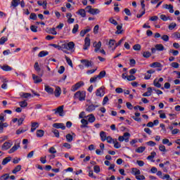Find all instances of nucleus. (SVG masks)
I'll return each mask as SVG.
<instances>
[{
	"instance_id": "obj_1",
	"label": "nucleus",
	"mask_w": 180,
	"mask_h": 180,
	"mask_svg": "<svg viewBox=\"0 0 180 180\" xmlns=\"http://www.w3.org/2000/svg\"><path fill=\"white\" fill-rule=\"evenodd\" d=\"M86 96V93L85 91H79L75 94L74 98L79 99V101H85Z\"/></svg>"
},
{
	"instance_id": "obj_2",
	"label": "nucleus",
	"mask_w": 180,
	"mask_h": 180,
	"mask_svg": "<svg viewBox=\"0 0 180 180\" xmlns=\"http://www.w3.org/2000/svg\"><path fill=\"white\" fill-rule=\"evenodd\" d=\"M86 11H87L89 13H91V15H98V13L101 12L98 8H92V6H87Z\"/></svg>"
},
{
	"instance_id": "obj_3",
	"label": "nucleus",
	"mask_w": 180,
	"mask_h": 180,
	"mask_svg": "<svg viewBox=\"0 0 180 180\" xmlns=\"http://www.w3.org/2000/svg\"><path fill=\"white\" fill-rule=\"evenodd\" d=\"M53 112H55V115H57L58 113L59 116H64V105H60L56 109L53 110Z\"/></svg>"
},
{
	"instance_id": "obj_4",
	"label": "nucleus",
	"mask_w": 180,
	"mask_h": 180,
	"mask_svg": "<svg viewBox=\"0 0 180 180\" xmlns=\"http://www.w3.org/2000/svg\"><path fill=\"white\" fill-rule=\"evenodd\" d=\"M80 63L84 64V67H86L87 68L94 65V62L92 60H89L88 59H82L80 60Z\"/></svg>"
},
{
	"instance_id": "obj_5",
	"label": "nucleus",
	"mask_w": 180,
	"mask_h": 180,
	"mask_svg": "<svg viewBox=\"0 0 180 180\" xmlns=\"http://www.w3.org/2000/svg\"><path fill=\"white\" fill-rule=\"evenodd\" d=\"M63 49H67L68 50H72L75 47V44L72 41H70L68 44H62Z\"/></svg>"
},
{
	"instance_id": "obj_6",
	"label": "nucleus",
	"mask_w": 180,
	"mask_h": 180,
	"mask_svg": "<svg viewBox=\"0 0 180 180\" xmlns=\"http://www.w3.org/2000/svg\"><path fill=\"white\" fill-rule=\"evenodd\" d=\"M105 95V87L101 86L96 91V96L102 98Z\"/></svg>"
},
{
	"instance_id": "obj_7",
	"label": "nucleus",
	"mask_w": 180,
	"mask_h": 180,
	"mask_svg": "<svg viewBox=\"0 0 180 180\" xmlns=\"http://www.w3.org/2000/svg\"><path fill=\"white\" fill-rule=\"evenodd\" d=\"M52 127L56 129H61V130H65V125L63 123H54Z\"/></svg>"
},
{
	"instance_id": "obj_8",
	"label": "nucleus",
	"mask_w": 180,
	"mask_h": 180,
	"mask_svg": "<svg viewBox=\"0 0 180 180\" xmlns=\"http://www.w3.org/2000/svg\"><path fill=\"white\" fill-rule=\"evenodd\" d=\"M89 46H91V39L89 37H86L84 39V50H86Z\"/></svg>"
},
{
	"instance_id": "obj_9",
	"label": "nucleus",
	"mask_w": 180,
	"mask_h": 180,
	"mask_svg": "<svg viewBox=\"0 0 180 180\" xmlns=\"http://www.w3.org/2000/svg\"><path fill=\"white\" fill-rule=\"evenodd\" d=\"M11 146H12V144H11V143L5 142L1 146V150L3 151H6V150H9V148H11Z\"/></svg>"
},
{
	"instance_id": "obj_10",
	"label": "nucleus",
	"mask_w": 180,
	"mask_h": 180,
	"mask_svg": "<svg viewBox=\"0 0 180 180\" xmlns=\"http://www.w3.org/2000/svg\"><path fill=\"white\" fill-rule=\"evenodd\" d=\"M98 105H95L94 104H91L87 106V108H86V112H94V110H95V108H98Z\"/></svg>"
},
{
	"instance_id": "obj_11",
	"label": "nucleus",
	"mask_w": 180,
	"mask_h": 180,
	"mask_svg": "<svg viewBox=\"0 0 180 180\" xmlns=\"http://www.w3.org/2000/svg\"><path fill=\"white\" fill-rule=\"evenodd\" d=\"M32 79L34 80V84H39L43 81L41 78L39 77V76H37L36 75H32Z\"/></svg>"
},
{
	"instance_id": "obj_12",
	"label": "nucleus",
	"mask_w": 180,
	"mask_h": 180,
	"mask_svg": "<svg viewBox=\"0 0 180 180\" xmlns=\"http://www.w3.org/2000/svg\"><path fill=\"white\" fill-rule=\"evenodd\" d=\"M153 68H162V65L159 62H154L150 65Z\"/></svg>"
},
{
	"instance_id": "obj_13",
	"label": "nucleus",
	"mask_w": 180,
	"mask_h": 180,
	"mask_svg": "<svg viewBox=\"0 0 180 180\" xmlns=\"http://www.w3.org/2000/svg\"><path fill=\"white\" fill-rule=\"evenodd\" d=\"M163 8H165V9H169V12L170 13H174V6L171 5V4H165Z\"/></svg>"
},
{
	"instance_id": "obj_14",
	"label": "nucleus",
	"mask_w": 180,
	"mask_h": 180,
	"mask_svg": "<svg viewBox=\"0 0 180 180\" xmlns=\"http://www.w3.org/2000/svg\"><path fill=\"white\" fill-rule=\"evenodd\" d=\"M81 123H82V125L80 126L81 129H84L85 127H88V120H85V119H82L81 120Z\"/></svg>"
},
{
	"instance_id": "obj_15",
	"label": "nucleus",
	"mask_w": 180,
	"mask_h": 180,
	"mask_svg": "<svg viewBox=\"0 0 180 180\" xmlns=\"http://www.w3.org/2000/svg\"><path fill=\"white\" fill-rule=\"evenodd\" d=\"M54 95L56 98H58L60 95H61V88L60 86H57L54 91Z\"/></svg>"
},
{
	"instance_id": "obj_16",
	"label": "nucleus",
	"mask_w": 180,
	"mask_h": 180,
	"mask_svg": "<svg viewBox=\"0 0 180 180\" xmlns=\"http://www.w3.org/2000/svg\"><path fill=\"white\" fill-rule=\"evenodd\" d=\"M155 47L158 51H164L165 49L164 47V45H162V44H158L155 46Z\"/></svg>"
},
{
	"instance_id": "obj_17",
	"label": "nucleus",
	"mask_w": 180,
	"mask_h": 180,
	"mask_svg": "<svg viewBox=\"0 0 180 180\" xmlns=\"http://www.w3.org/2000/svg\"><path fill=\"white\" fill-rule=\"evenodd\" d=\"M151 94H153V88L148 87V91L143 93L142 96H151Z\"/></svg>"
},
{
	"instance_id": "obj_18",
	"label": "nucleus",
	"mask_w": 180,
	"mask_h": 180,
	"mask_svg": "<svg viewBox=\"0 0 180 180\" xmlns=\"http://www.w3.org/2000/svg\"><path fill=\"white\" fill-rule=\"evenodd\" d=\"M123 25L121 24L120 25H117V31L115 32V34H122L123 33V30H122Z\"/></svg>"
},
{
	"instance_id": "obj_19",
	"label": "nucleus",
	"mask_w": 180,
	"mask_h": 180,
	"mask_svg": "<svg viewBox=\"0 0 180 180\" xmlns=\"http://www.w3.org/2000/svg\"><path fill=\"white\" fill-rule=\"evenodd\" d=\"M77 13H78V15H80L82 18H85L86 16V13L85 12V10L82 8L79 9Z\"/></svg>"
},
{
	"instance_id": "obj_20",
	"label": "nucleus",
	"mask_w": 180,
	"mask_h": 180,
	"mask_svg": "<svg viewBox=\"0 0 180 180\" xmlns=\"http://www.w3.org/2000/svg\"><path fill=\"white\" fill-rule=\"evenodd\" d=\"M45 91L48 94H54V89L50 87V86H45Z\"/></svg>"
},
{
	"instance_id": "obj_21",
	"label": "nucleus",
	"mask_w": 180,
	"mask_h": 180,
	"mask_svg": "<svg viewBox=\"0 0 180 180\" xmlns=\"http://www.w3.org/2000/svg\"><path fill=\"white\" fill-rule=\"evenodd\" d=\"M88 122L89 123H94V122H95V120H96V118H95V116L94 115V114H90L88 115Z\"/></svg>"
},
{
	"instance_id": "obj_22",
	"label": "nucleus",
	"mask_w": 180,
	"mask_h": 180,
	"mask_svg": "<svg viewBox=\"0 0 180 180\" xmlns=\"http://www.w3.org/2000/svg\"><path fill=\"white\" fill-rule=\"evenodd\" d=\"M100 137H101L102 141H106V138L108 137V136H106V132H105L103 131H101Z\"/></svg>"
},
{
	"instance_id": "obj_23",
	"label": "nucleus",
	"mask_w": 180,
	"mask_h": 180,
	"mask_svg": "<svg viewBox=\"0 0 180 180\" xmlns=\"http://www.w3.org/2000/svg\"><path fill=\"white\" fill-rule=\"evenodd\" d=\"M123 137L125 143H129V139H130V133L129 132L124 133Z\"/></svg>"
},
{
	"instance_id": "obj_24",
	"label": "nucleus",
	"mask_w": 180,
	"mask_h": 180,
	"mask_svg": "<svg viewBox=\"0 0 180 180\" xmlns=\"http://www.w3.org/2000/svg\"><path fill=\"white\" fill-rule=\"evenodd\" d=\"M11 160H12V157L11 156L5 158L1 162L2 165H6V164H8V162H9Z\"/></svg>"
},
{
	"instance_id": "obj_25",
	"label": "nucleus",
	"mask_w": 180,
	"mask_h": 180,
	"mask_svg": "<svg viewBox=\"0 0 180 180\" xmlns=\"http://www.w3.org/2000/svg\"><path fill=\"white\" fill-rule=\"evenodd\" d=\"M44 136V131L43 129L37 130V137H43Z\"/></svg>"
},
{
	"instance_id": "obj_26",
	"label": "nucleus",
	"mask_w": 180,
	"mask_h": 180,
	"mask_svg": "<svg viewBox=\"0 0 180 180\" xmlns=\"http://www.w3.org/2000/svg\"><path fill=\"white\" fill-rule=\"evenodd\" d=\"M19 4H20V0H12L11 1V6L13 8H16Z\"/></svg>"
},
{
	"instance_id": "obj_27",
	"label": "nucleus",
	"mask_w": 180,
	"mask_h": 180,
	"mask_svg": "<svg viewBox=\"0 0 180 180\" xmlns=\"http://www.w3.org/2000/svg\"><path fill=\"white\" fill-rule=\"evenodd\" d=\"M51 131H52V133H53L55 137H56L57 139L60 138V131H58V130H57L54 128H52Z\"/></svg>"
},
{
	"instance_id": "obj_28",
	"label": "nucleus",
	"mask_w": 180,
	"mask_h": 180,
	"mask_svg": "<svg viewBox=\"0 0 180 180\" xmlns=\"http://www.w3.org/2000/svg\"><path fill=\"white\" fill-rule=\"evenodd\" d=\"M19 147H20V146H16L15 145L14 146L12 147V148H11L9 150H8V153L9 154H12V153H15V151H16V150H18L19 148Z\"/></svg>"
},
{
	"instance_id": "obj_29",
	"label": "nucleus",
	"mask_w": 180,
	"mask_h": 180,
	"mask_svg": "<svg viewBox=\"0 0 180 180\" xmlns=\"http://www.w3.org/2000/svg\"><path fill=\"white\" fill-rule=\"evenodd\" d=\"M46 56H49V51H41L38 54V57H41H41H46Z\"/></svg>"
},
{
	"instance_id": "obj_30",
	"label": "nucleus",
	"mask_w": 180,
	"mask_h": 180,
	"mask_svg": "<svg viewBox=\"0 0 180 180\" xmlns=\"http://www.w3.org/2000/svg\"><path fill=\"white\" fill-rule=\"evenodd\" d=\"M132 174H134V175L137 176L140 175V174H141V172H140V169H139L137 168H132Z\"/></svg>"
},
{
	"instance_id": "obj_31",
	"label": "nucleus",
	"mask_w": 180,
	"mask_h": 180,
	"mask_svg": "<svg viewBox=\"0 0 180 180\" xmlns=\"http://www.w3.org/2000/svg\"><path fill=\"white\" fill-rule=\"evenodd\" d=\"M4 127H8V123L0 122V133H2L4 131Z\"/></svg>"
},
{
	"instance_id": "obj_32",
	"label": "nucleus",
	"mask_w": 180,
	"mask_h": 180,
	"mask_svg": "<svg viewBox=\"0 0 180 180\" xmlns=\"http://www.w3.org/2000/svg\"><path fill=\"white\" fill-rule=\"evenodd\" d=\"M22 169V165H17L15 169L12 171L13 174H16L17 172H19Z\"/></svg>"
},
{
	"instance_id": "obj_33",
	"label": "nucleus",
	"mask_w": 180,
	"mask_h": 180,
	"mask_svg": "<svg viewBox=\"0 0 180 180\" xmlns=\"http://www.w3.org/2000/svg\"><path fill=\"white\" fill-rule=\"evenodd\" d=\"M155 155H157V153L155 152H152L150 153V155L147 157V160H150L152 162H154V160H153V159L154 158V157H155Z\"/></svg>"
},
{
	"instance_id": "obj_34",
	"label": "nucleus",
	"mask_w": 180,
	"mask_h": 180,
	"mask_svg": "<svg viewBox=\"0 0 180 180\" xmlns=\"http://www.w3.org/2000/svg\"><path fill=\"white\" fill-rule=\"evenodd\" d=\"M145 150H146V147L141 146L137 149H136V153H139V154H141V153H144Z\"/></svg>"
},
{
	"instance_id": "obj_35",
	"label": "nucleus",
	"mask_w": 180,
	"mask_h": 180,
	"mask_svg": "<svg viewBox=\"0 0 180 180\" xmlns=\"http://www.w3.org/2000/svg\"><path fill=\"white\" fill-rule=\"evenodd\" d=\"M93 46L95 47V49H101V47H102V42L101 41H99L98 43L95 41L93 44Z\"/></svg>"
},
{
	"instance_id": "obj_36",
	"label": "nucleus",
	"mask_w": 180,
	"mask_h": 180,
	"mask_svg": "<svg viewBox=\"0 0 180 180\" xmlns=\"http://www.w3.org/2000/svg\"><path fill=\"white\" fill-rule=\"evenodd\" d=\"M72 140H74L72 135H71V134H68L66 135V141H68V143H71V141H72Z\"/></svg>"
},
{
	"instance_id": "obj_37",
	"label": "nucleus",
	"mask_w": 180,
	"mask_h": 180,
	"mask_svg": "<svg viewBox=\"0 0 180 180\" xmlns=\"http://www.w3.org/2000/svg\"><path fill=\"white\" fill-rule=\"evenodd\" d=\"M78 29H79V25L78 24L75 25L72 30V33H73V34H75L78 32Z\"/></svg>"
},
{
	"instance_id": "obj_38",
	"label": "nucleus",
	"mask_w": 180,
	"mask_h": 180,
	"mask_svg": "<svg viewBox=\"0 0 180 180\" xmlns=\"http://www.w3.org/2000/svg\"><path fill=\"white\" fill-rule=\"evenodd\" d=\"M1 69L4 70V71H12V68H11V66L8 65H3L1 67Z\"/></svg>"
},
{
	"instance_id": "obj_39",
	"label": "nucleus",
	"mask_w": 180,
	"mask_h": 180,
	"mask_svg": "<svg viewBox=\"0 0 180 180\" xmlns=\"http://www.w3.org/2000/svg\"><path fill=\"white\" fill-rule=\"evenodd\" d=\"M106 75V71L103 70L101 72H100V73L98 74V75H97V77L99 78V79L105 77V76Z\"/></svg>"
},
{
	"instance_id": "obj_40",
	"label": "nucleus",
	"mask_w": 180,
	"mask_h": 180,
	"mask_svg": "<svg viewBox=\"0 0 180 180\" xmlns=\"http://www.w3.org/2000/svg\"><path fill=\"white\" fill-rule=\"evenodd\" d=\"M65 58L66 59L68 65H70L72 68L74 67L72 65V60H71V59L67 56H65Z\"/></svg>"
},
{
	"instance_id": "obj_41",
	"label": "nucleus",
	"mask_w": 180,
	"mask_h": 180,
	"mask_svg": "<svg viewBox=\"0 0 180 180\" xmlns=\"http://www.w3.org/2000/svg\"><path fill=\"white\" fill-rule=\"evenodd\" d=\"M19 105L20 108H26L27 106V102L26 101H20Z\"/></svg>"
},
{
	"instance_id": "obj_42",
	"label": "nucleus",
	"mask_w": 180,
	"mask_h": 180,
	"mask_svg": "<svg viewBox=\"0 0 180 180\" xmlns=\"http://www.w3.org/2000/svg\"><path fill=\"white\" fill-rule=\"evenodd\" d=\"M143 56L145 58H150V57H151V53L150 51H145L143 53Z\"/></svg>"
},
{
	"instance_id": "obj_43",
	"label": "nucleus",
	"mask_w": 180,
	"mask_h": 180,
	"mask_svg": "<svg viewBox=\"0 0 180 180\" xmlns=\"http://www.w3.org/2000/svg\"><path fill=\"white\" fill-rule=\"evenodd\" d=\"M133 49L136 51H140L141 50V44H135V45H134Z\"/></svg>"
},
{
	"instance_id": "obj_44",
	"label": "nucleus",
	"mask_w": 180,
	"mask_h": 180,
	"mask_svg": "<svg viewBox=\"0 0 180 180\" xmlns=\"http://www.w3.org/2000/svg\"><path fill=\"white\" fill-rule=\"evenodd\" d=\"M175 27H176V23L175 22H172L169 26V30H174V29H175Z\"/></svg>"
},
{
	"instance_id": "obj_45",
	"label": "nucleus",
	"mask_w": 180,
	"mask_h": 180,
	"mask_svg": "<svg viewBox=\"0 0 180 180\" xmlns=\"http://www.w3.org/2000/svg\"><path fill=\"white\" fill-rule=\"evenodd\" d=\"M30 19L32 20H37V15L34 13H32L30 15Z\"/></svg>"
},
{
	"instance_id": "obj_46",
	"label": "nucleus",
	"mask_w": 180,
	"mask_h": 180,
	"mask_svg": "<svg viewBox=\"0 0 180 180\" xmlns=\"http://www.w3.org/2000/svg\"><path fill=\"white\" fill-rule=\"evenodd\" d=\"M123 41H124V38L121 39L118 43L115 44V46L114 47V49H112V50H116V47L120 46V44H122V43H123Z\"/></svg>"
},
{
	"instance_id": "obj_47",
	"label": "nucleus",
	"mask_w": 180,
	"mask_h": 180,
	"mask_svg": "<svg viewBox=\"0 0 180 180\" xmlns=\"http://www.w3.org/2000/svg\"><path fill=\"white\" fill-rule=\"evenodd\" d=\"M153 85L156 86V88H161V84H160V82L157 81V79L153 81Z\"/></svg>"
},
{
	"instance_id": "obj_48",
	"label": "nucleus",
	"mask_w": 180,
	"mask_h": 180,
	"mask_svg": "<svg viewBox=\"0 0 180 180\" xmlns=\"http://www.w3.org/2000/svg\"><path fill=\"white\" fill-rule=\"evenodd\" d=\"M172 37L174 39H180V34L178 32H176L172 34Z\"/></svg>"
},
{
	"instance_id": "obj_49",
	"label": "nucleus",
	"mask_w": 180,
	"mask_h": 180,
	"mask_svg": "<svg viewBox=\"0 0 180 180\" xmlns=\"http://www.w3.org/2000/svg\"><path fill=\"white\" fill-rule=\"evenodd\" d=\"M50 46L51 47H54V49H57L58 50H61L63 49V46H60L58 44H51Z\"/></svg>"
},
{
	"instance_id": "obj_50",
	"label": "nucleus",
	"mask_w": 180,
	"mask_h": 180,
	"mask_svg": "<svg viewBox=\"0 0 180 180\" xmlns=\"http://www.w3.org/2000/svg\"><path fill=\"white\" fill-rule=\"evenodd\" d=\"M9 179V174H3L1 177L0 179L1 180H6Z\"/></svg>"
},
{
	"instance_id": "obj_51",
	"label": "nucleus",
	"mask_w": 180,
	"mask_h": 180,
	"mask_svg": "<svg viewBox=\"0 0 180 180\" xmlns=\"http://www.w3.org/2000/svg\"><path fill=\"white\" fill-rule=\"evenodd\" d=\"M8 41V38L7 37H2L1 39H0V44H5V42Z\"/></svg>"
},
{
	"instance_id": "obj_52",
	"label": "nucleus",
	"mask_w": 180,
	"mask_h": 180,
	"mask_svg": "<svg viewBox=\"0 0 180 180\" xmlns=\"http://www.w3.org/2000/svg\"><path fill=\"white\" fill-rule=\"evenodd\" d=\"M94 172H96V174H99V172H101V167H99L98 165H95L94 167Z\"/></svg>"
},
{
	"instance_id": "obj_53",
	"label": "nucleus",
	"mask_w": 180,
	"mask_h": 180,
	"mask_svg": "<svg viewBox=\"0 0 180 180\" xmlns=\"http://www.w3.org/2000/svg\"><path fill=\"white\" fill-rule=\"evenodd\" d=\"M116 44V41L115 39H110L108 42V45L110 47H112V46H115Z\"/></svg>"
},
{
	"instance_id": "obj_54",
	"label": "nucleus",
	"mask_w": 180,
	"mask_h": 180,
	"mask_svg": "<svg viewBox=\"0 0 180 180\" xmlns=\"http://www.w3.org/2000/svg\"><path fill=\"white\" fill-rule=\"evenodd\" d=\"M30 30L34 33H37V27L36 25H31L30 26Z\"/></svg>"
},
{
	"instance_id": "obj_55",
	"label": "nucleus",
	"mask_w": 180,
	"mask_h": 180,
	"mask_svg": "<svg viewBox=\"0 0 180 180\" xmlns=\"http://www.w3.org/2000/svg\"><path fill=\"white\" fill-rule=\"evenodd\" d=\"M127 79L128 81H134L136 79V77H134L133 75H131L127 77Z\"/></svg>"
},
{
	"instance_id": "obj_56",
	"label": "nucleus",
	"mask_w": 180,
	"mask_h": 180,
	"mask_svg": "<svg viewBox=\"0 0 180 180\" xmlns=\"http://www.w3.org/2000/svg\"><path fill=\"white\" fill-rule=\"evenodd\" d=\"M109 22L112 23V25H114L115 26H117V21L116 20L113 19L112 18L109 19Z\"/></svg>"
},
{
	"instance_id": "obj_57",
	"label": "nucleus",
	"mask_w": 180,
	"mask_h": 180,
	"mask_svg": "<svg viewBox=\"0 0 180 180\" xmlns=\"http://www.w3.org/2000/svg\"><path fill=\"white\" fill-rule=\"evenodd\" d=\"M49 152L51 153V154H56V153H57V150H56V148L55 147H51V148L49 150Z\"/></svg>"
},
{
	"instance_id": "obj_58",
	"label": "nucleus",
	"mask_w": 180,
	"mask_h": 180,
	"mask_svg": "<svg viewBox=\"0 0 180 180\" xmlns=\"http://www.w3.org/2000/svg\"><path fill=\"white\" fill-rule=\"evenodd\" d=\"M84 85V83L82 82H77L76 84H75V86L77 89H79Z\"/></svg>"
},
{
	"instance_id": "obj_59",
	"label": "nucleus",
	"mask_w": 180,
	"mask_h": 180,
	"mask_svg": "<svg viewBox=\"0 0 180 180\" xmlns=\"http://www.w3.org/2000/svg\"><path fill=\"white\" fill-rule=\"evenodd\" d=\"M99 32V25H96L94 28V34H98Z\"/></svg>"
},
{
	"instance_id": "obj_60",
	"label": "nucleus",
	"mask_w": 180,
	"mask_h": 180,
	"mask_svg": "<svg viewBox=\"0 0 180 180\" xmlns=\"http://www.w3.org/2000/svg\"><path fill=\"white\" fill-rule=\"evenodd\" d=\"M136 179H137V180H144V179H146V176H144V175L139 174L138 176H136Z\"/></svg>"
},
{
	"instance_id": "obj_61",
	"label": "nucleus",
	"mask_w": 180,
	"mask_h": 180,
	"mask_svg": "<svg viewBox=\"0 0 180 180\" xmlns=\"http://www.w3.org/2000/svg\"><path fill=\"white\" fill-rule=\"evenodd\" d=\"M171 65L173 67V68H179V63L176 62L172 63Z\"/></svg>"
},
{
	"instance_id": "obj_62",
	"label": "nucleus",
	"mask_w": 180,
	"mask_h": 180,
	"mask_svg": "<svg viewBox=\"0 0 180 180\" xmlns=\"http://www.w3.org/2000/svg\"><path fill=\"white\" fill-rule=\"evenodd\" d=\"M159 150H160V151H162L163 153H165V151H167V149L165 148V146H164V145H160L159 146Z\"/></svg>"
},
{
	"instance_id": "obj_63",
	"label": "nucleus",
	"mask_w": 180,
	"mask_h": 180,
	"mask_svg": "<svg viewBox=\"0 0 180 180\" xmlns=\"http://www.w3.org/2000/svg\"><path fill=\"white\" fill-rule=\"evenodd\" d=\"M169 53H172L173 56H178L179 54V51H175L174 49H170Z\"/></svg>"
},
{
	"instance_id": "obj_64",
	"label": "nucleus",
	"mask_w": 180,
	"mask_h": 180,
	"mask_svg": "<svg viewBox=\"0 0 180 180\" xmlns=\"http://www.w3.org/2000/svg\"><path fill=\"white\" fill-rule=\"evenodd\" d=\"M162 39L164 41H168L169 40V37H168V35H163L162 37Z\"/></svg>"
}]
</instances>
